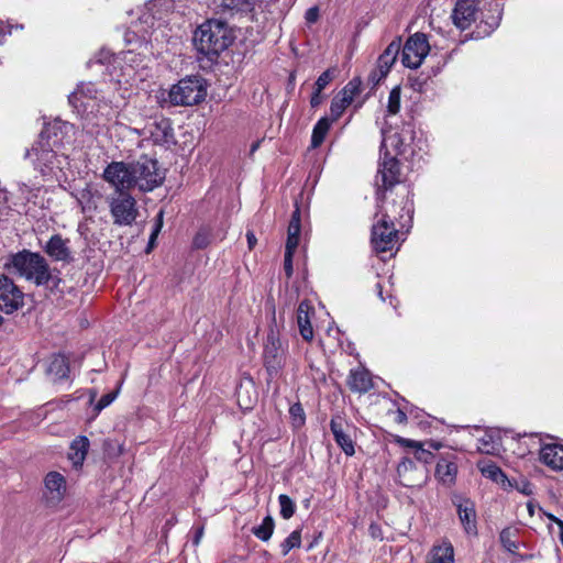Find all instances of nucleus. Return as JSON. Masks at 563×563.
<instances>
[{
	"label": "nucleus",
	"mask_w": 563,
	"mask_h": 563,
	"mask_svg": "<svg viewBox=\"0 0 563 563\" xmlns=\"http://www.w3.org/2000/svg\"><path fill=\"white\" fill-rule=\"evenodd\" d=\"M413 214V202L409 197L402 198L400 206L377 202L375 222L372 227L371 242L377 253L391 251L399 240L395 221L402 228L410 222Z\"/></svg>",
	"instance_id": "nucleus-1"
},
{
	"label": "nucleus",
	"mask_w": 563,
	"mask_h": 563,
	"mask_svg": "<svg viewBox=\"0 0 563 563\" xmlns=\"http://www.w3.org/2000/svg\"><path fill=\"white\" fill-rule=\"evenodd\" d=\"M4 268L35 286L56 288L60 278L54 275L46 258L37 252L22 250L10 254L4 262Z\"/></svg>",
	"instance_id": "nucleus-2"
},
{
	"label": "nucleus",
	"mask_w": 563,
	"mask_h": 563,
	"mask_svg": "<svg viewBox=\"0 0 563 563\" xmlns=\"http://www.w3.org/2000/svg\"><path fill=\"white\" fill-rule=\"evenodd\" d=\"M234 38L233 30L227 22L207 20L195 31L192 42L198 53L213 59L229 48Z\"/></svg>",
	"instance_id": "nucleus-3"
},
{
	"label": "nucleus",
	"mask_w": 563,
	"mask_h": 563,
	"mask_svg": "<svg viewBox=\"0 0 563 563\" xmlns=\"http://www.w3.org/2000/svg\"><path fill=\"white\" fill-rule=\"evenodd\" d=\"M25 157L31 159L34 168L43 176L56 175L68 162L65 153L44 141H36L30 150H26Z\"/></svg>",
	"instance_id": "nucleus-4"
},
{
	"label": "nucleus",
	"mask_w": 563,
	"mask_h": 563,
	"mask_svg": "<svg viewBox=\"0 0 563 563\" xmlns=\"http://www.w3.org/2000/svg\"><path fill=\"white\" fill-rule=\"evenodd\" d=\"M288 355V343L283 341L277 330L271 328L263 346V364L269 383L280 376Z\"/></svg>",
	"instance_id": "nucleus-5"
},
{
	"label": "nucleus",
	"mask_w": 563,
	"mask_h": 563,
	"mask_svg": "<svg viewBox=\"0 0 563 563\" xmlns=\"http://www.w3.org/2000/svg\"><path fill=\"white\" fill-rule=\"evenodd\" d=\"M107 203L114 225L131 227L139 217L136 199L128 191H113Z\"/></svg>",
	"instance_id": "nucleus-6"
},
{
	"label": "nucleus",
	"mask_w": 563,
	"mask_h": 563,
	"mask_svg": "<svg viewBox=\"0 0 563 563\" xmlns=\"http://www.w3.org/2000/svg\"><path fill=\"white\" fill-rule=\"evenodd\" d=\"M206 95V87L202 79L198 76H189L180 79L168 91L170 103L173 106L183 107L194 106L201 102Z\"/></svg>",
	"instance_id": "nucleus-7"
},
{
	"label": "nucleus",
	"mask_w": 563,
	"mask_h": 563,
	"mask_svg": "<svg viewBox=\"0 0 563 563\" xmlns=\"http://www.w3.org/2000/svg\"><path fill=\"white\" fill-rule=\"evenodd\" d=\"M413 140V131L409 124L402 125L399 131H383V141L380 145V154L386 157L398 156L408 159L413 154L411 142Z\"/></svg>",
	"instance_id": "nucleus-8"
},
{
	"label": "nucleus",
	"mask_w": 563,
	"mask_h": 563,
	"mask_svg": "<svg viewBox=\"0 0 563 563\" xmlns=\"http://www.w3.org/2000/svg\"><path fill=\"white\" fill-rule=\"evenodd\" d=\"M400 183L401 172L398 159L395 156L386 157L385 154H382L378 170L375 176L377 202L387 203L385 201L386 192Z\"/></svg>",
	"instance_id": "nucleus-9"
},
{
	"label": "nucleus",
	"mask_w": 563,
	"mask_h": 563,
	"mask_svg": "<svg viewBox=\"0 0 563 563\" xmlns=\"http://www.w3.org/2000/svg\"><path fill=\"white\" fill-rule=\"evenodd\" d=\"M131 164L134 179L136 180L135 185L140 191H152L163 183L165 175L158 168L156 159L142 156L139 161Z\"/></svg>",
	"instance_id": "nucleus-10"
},
{
	"label": "nucleus",
	"mask_w": 563,
	"mask_h": 563,
	"mask_svg": "<svg viewBox=\"0 0 563 563\" xmlns=\"http://www.w3.org/2000/svg\"><path fill=\"white\" fill-rule=\"evenodd\" d=\"M102 177L114 188V191L129 192V190L136 188L131 163L111 162L104 168Z\"/></svg>",
	"instance_id": "nucleus-11"
},
{
	"label": "nucleus",
	"mask_w": 563,
	"mask_h": 563,
	"mask_svg": "<svg viewBox=\"0 0 563 563\" xmlns=\"http://www.w3.org/2000/svg\"><path fill=\"white\" fill-rule=\"evenodd\" d=\"M430 49L428 40L424 34L416 33L410 36L401 51V63L405 67L416 69L418 68Z\"/></svg>",
	"instance_id": "nucleus-12"
},
{
	"label": "nucleus",
	"mask_w": 563,
	"mask_h": 563,
	"mask_svg": "<svg viewBox=\"0 0 563 563\" xmlns=\"http://www.w3.org/2000/svg\"><path fill=\"white\" fill-rule=\"evenodd\" d=\"M142 134L148 136L154 144L167 148L176 144L172 121L165 117H155L148 121L143 128Z\"/></svg>",
	"instance_id": "nucleus-13"
},
{
	"label": "nucleus",
	"mask_w": 563,
	"mask_h": 563,
	"mask_svg": "<svg viewBox=\"0 0 563 563\" xmlns=\"http://www.w3.org/2000/svg\"><path fill=\"white\" fill-rule=\"evenodd\" d=\"M24 295L22 290L7 276L0 277V310L4 313H13L23 306Z\"/></svg>",
	"instance_id": "nucleus-14"
},
{
	"label": "nucleus",
	"mask_w": 563,
	"mask_h": 563,
	"mask_svg": "<svg viewBox=\"0 0 563 563\" xmlns=\"http://www.w3.org/2000/svg\"><path fill=\"white\" fill-rule=\"evenodd\" d=\"M401 48V38H395L389 43V45L385 48V51L379 55L377 59V66L376 68L371 73L369 80L376 85L382 79H384L388 73L390 71V68L397 60V56Z\"/></svg>",
	"instance_id": "nucleus-15"
},
{
	"label": "nucleus",
	"mask_w": 563,
	"mask_h": 563,
	"mask_svg": "<svg viewBox=\"0 0 563 563\" xmlns=\"http://www.w3.org/2000/svg\"><path fill=\"white\" fill-rule=\"evenodd\" d=\"M397 475L401 485L406 487L422 486L428 479L426 466L418 467L413 460L404 457L397 466Z\"/></svg>",
	"instance_id": "nucleus-16"
},
{
	"label": "nucleus",
	"mask_w": 563,
	"mask_h": 563,
	"mask_svg": "<svg viewBox=\"0 0 563 563\" xmlns=\"http://www.w3.org/2000/svg\"><path fill=\"white\" fill-rule=\"evenodd\" d=\"M74 131V125L60 119L45 123L37 141L49 142L51 146L62 151L64 140Z\"/></svg>",
	"instance_id": "nucleus-17"
},
{
	"label": "nucleus",
	"mask_w": 563,
	"mask_h": 563,
	"mask_svg": "<svg viewBox=\"0 0 563 563\" xmlns=\"http://www.w3.org/2000/svg\"><path fill=\"white\" fill-rule=\"evenodd\" d=\"M453 504L456 507L457 516L461 525L466 534L476 536L477 534V516L475 504L464 497H455L453 499Z\"/></svg>",
	"instance_id": "nucleus-18"
},
{
	"label": "nucleus",
	"mask_w": 563,
	"mask_h": 563,
	"mask_svg": "<svg viewBox=\"0 0 563 563\" xmlns=\"http://www.w3.org/2000/svg\"><path fill=\"white\" fill-rule=\"evenodd\" d=\"M477 4L473 0H459L452 13L454 24L461 29H468L476 20Z\"/></svg>",
	"instance_id": "nucleus-19"
},
{
	"label": "nucleus",
	"mask_w": 563,
	"mask_h": 563,
	"mask_svg": "<svg viewBox=\"0 0 563 563\" xmlns=\"http://www.w3.org/2000/svg\"><path fill=\"white\" fill-rule=\"evenodd\" d=\"M68 243L69 240L63 239L60 234H54L45 244L44 252L56 262L69 263L73 256Z\"/></svg>",
	"instance_id": "nucleus-20"
},
{
	"label": "nucleus",
	"mask_w": 563,
	"mask_h": 563,
	"mask_svg": "<svg viewBox=\"0 0 563 563\" xmlns=\"http://www.w3.org/2000/svg\"><path fill=\"white\" fill-rule=\"evenodd\" d=\"M46 498L52 504H58L66 493V479L58 472H49L45 477Z\"/></svg>",
	"instance_id": "nucleus-21"
},
{
	"label": "nucleus",
	"mask_w": 563,
	"mask_h": 563,
	"mask_svg": "<svg viewBox=\"0 0 563 563\" xmlns=\"http://www.w3.org/2000/svg\"><path fill=\"white\" fill-rule=\"evenodd\" d=\"M540 461L554 471L563 470V445L559 443L542 445Z\"/></svg>",
	"instance_id": "nucleus-22"
},
{
	"label": "nucleus",
	"mask_w": 563,
	"mask_h": 563,
	"mask_svg": "<svg viewBox=\"0 0 563 563\" xmlns=\"http://www.w3.org/2000/svg\"><path fill=\"white\" fill-rule=\"evenodd\" d=\"M330 429L333 433L336 444L346 455L352 456L355 453L354 442L350 434L344 430V421L340 417L332 418L330 422Z\"/></svg>",
	"instance_id": "nucleus-23"
},
{
	"label": "nucleus",
	"mask_w": 563,
	"mask_h": 563,
	"mask_svg": "<svg viewBox=\"0 0 563 563\" xmlns=\"http://www.w3.org/2000/svg\"><path fill=\"white\" fill-rule=\"evenodd\" d=\"M347 385L354 393H366L373 387L372 377L369 372L360 366L352 368L347 377Z\"/></svg>",
	"instance_id": "nucleus-24"
},
{
	"label": "nucleus",
	"mask_w": 563,
	"mask_h": 563,
	"mask_svg": "<svg viewBox=\"0 0 563 563\" xmlns=\"http://www.w3.org/2000/svg\"><path fill=\"white\" fill-rule=\"evenodd\" d=\"M310 313H313L312 307L308 301H301L297 309V324L299 333L305 341H311L313 339Z\"/></svg>",
	"instance_id": "nucleus-25"
},
{
	"label": "nucleus",
	"mask_w": 563,
	"mask_h": 563,
	"mask_svg": "<svg viewBox=\"0 0 563 563\" xmlns=\"http://www.w3.org/2000/svg\"><path fill=\"white\" fill-rule=\"evenodd\" d=\"M90 442L87 437L79 435L74 439L69 446L68 460L75 468H80L87 457Z\"/></svg>",
	"instance_id": "nucleus-26"
},
{
	"label": "nucleus",
	"mask_w": 563,
	"mask_h": 563,
	"mask_svg": "<svg viewBox=\"0 0 563 563\" xmlns=\"http://www.w3.org/2000/svg\"><path fill=\"white\" fill-rule=\"evenodd\" d=\"M47 374L52 377L53 382H66L69 377V364L64 355H53L47 366Z\"/></svg>",
	"instance_id": "nucleus-27"
},
{
	"label": "nucleus",
	"mask_w": 563,
	"mask_h": 563,
	"mask_svg": "<svg viewBox=\"0 0 563 563\" xmlns=\"http://www.w3.org/2000/svg\"><path fill=\"white\" fill-rule=\"evenodd\" d=\"M427 563H454V548L449 540L434 544L429 554Z\"/></svg>",
	"instance_id": "nucleus-28"
},
{
	"label": "nucleus",
	"mask_w": 563,
	"mask_h": 563,
	"mask_svg": "<svg viewBox=\"0 0 563 563\" xmlns=\"http://www.w3.org/2000/svg\"><path fill=\"white\" fill-rule=\"evenodd\" d=\"M97 88L92 82L81 84L68 96V101L74 108H86L85 99H96Z\"/></svg>",
	"instance_id": "nucleus-29"
},
{
	"label": "nucleus",
	"mask_w": 563,
	"mask_h": 563,
	"mask_svg": "<svg viewBox=\"0 0 563 563\" xmlns=\"http://www.w3.org/2000/svg\"><path fill=\"white\" fill-rule=\"evenodd\" d=\"M457 474V466L454 462L445 459L440 460L435 467V478L445 486L454 484Z\"/></svg>",
	"instance_id": "nucleus-30"
},
{
	"label": "nucleus",
	"mask_w": 563,
	"mask_h": 563,
	"mask_svg": "<svg viewBox=\"0 0 563 563\" xmlns=\"http://www.w3.org/2000/svg\"><path fill=\"white\" fill-rule=\"evenodd\" d=\"M331 125H332V120H330L329 117H322L318 120V122L314 124V126L312 129V134H311V147L312 148H317L323 143Z\"/></svg>",
	"instance_id": "nucleus-31"
},
{
	"label": "nucleus",
	"mask_w": 563,
	"mask_h": 563,
	"mask_svg": "<svg viewBox=\"0 0 563 563\" xmlns=\"http://www.w3.org/2000/svg\"><path fill=\"white\" fill-rule=\"evenodd\" d=\"M517 534V529L511 527L503 529L499 534V540L503 548L509 553H516L518 550V542L516 540Z\"/></svg>",
	"instance_id": "nucleus-32"
},
{
	"label": "nucleus",
	"mask_w": 563,
	"mask_h": 563,
	"mask_svg": "<svg viewBox=\"0 0 563 563\" xmlns=\"http://www.w3.org/2000/svg\"><path fill=\"white\" fill-rule=\"evenodd\" d=\"M104 126L106 120L97 115H87L82 122V131L90 136L99 135Z\"/></svg>",
	"instance_id": "nucleus-33"
},
{
	"label": "nucleus",
	"mask_w": 563,
	"mask_h": 563,
	"mask_svg": "<svg viewBox=\"0 0 563 563\" xmlns=\"http://www.w3.org/2000/svg\"><path fill=\"white\" fill-rule=\"evenodd\" d=\"M274 519L266 516L258 527L253 528V534L262 541H268L274 532Z\"/></svg>",
	"instance_id": "nucleus-34"
},
{
	"label": "nucleus",
	"mask_w": 563,
	"mask_h": 563,
	"mask_svg": "<svg viewBox=\"0 0 563 563\" xmlns=\"http://www.w3.org/2000/svg\"><path fill=\"white\" fill-rule=\"evenodd\" d=\"M481 472H482L483 476H485L486 478H489V479H492L496 483H499L501 485H505V483L508 482V478L505 475V473L501 471V468L494 463L484 465L481 468Z\"/></svg>",
	"instance_id": "nucleus-35"
},
{
	"label": "nucleus",
	"mask_w": 563,
	"mask_h": 563,
	"mask_svg": "<svg viewBox=\"0 0 563 563\" xmlns=\"http://www.w3.org/2000/svg\"><path fill=\"white\" fill-rule=\"evenodd\" d=\"M301 544V533L297 529L292 531L280 544L282 554L287 555L292 549L299 548Z\"/></svg>",
	"instance_id": "nucleus-36"
},
{
	"label": "nucleus",
	"mask_w": 563,
	"mask_h": 563,
	"mask_svg": "<svg viewBox=\"0 0 563 563\" xmlns=\"http://www.w3.org/2000/svg\"><path fill=\"white\" fill-rule=\"evenodd\" d=\"M278 503L280 507V516L284 519H289L294 516L296 511V504L294 500L285 494L278 496Z\"/></svg>",
	"instance_id": "nucleus-37"
},
{
	"label": "nucleus",
	"mask_w": 563,
	"mask_h": 563,
	"mask_svg": "<svg viewBox=\"0 0 563 563\" xmlns=\"http://www.w3.org/2000/svg\"><path fill=\"white\" fill-rule=\"evenodd\" d=\"M350 106L346 99L341 98L340 96L335 97L330 106V120L332 123L335 122L345 111V109Z\"/></svg>",
	"instance_id": "nucleus-38"
},
{
	"label": "nucleus",
	"mask_w": 563,
	"mask_h": 563,
	"mask_svg": "<svg viewBox=\"0 0 563 563\" xmlns=\"http://www.w3.org/2000/svg\"><path fill=\"white\" fill-rule=\"evenodd\" d=\"M361 92V81L357 79H353L349 81L345 87L342 89L340 97L346 99L351 104L354 98Z\"/></svg>",
	"instance_id": "nucleus-39"
},
{
	"label": "nucleus",
	"mask_w": 563,
	"mask_h": 563,
	"mask_svg": "<svg viewBox=\"0 0 563 563\" xmlns=\"http://www.w3.org/2000/svg\"><path fill=\"white\" fill-rule=\"evenodd\" d=\"M400 109V87L396 86L388 96L387 111L389 114L398 113Z\"/></svg>",
	"instance_id": "nucleus-40"
},
{
	"label": "nucleus",
	"mask_w": 563,
	"mask_h": 563,
	"mask_svg": "<svg viewBox=\"0 0 563 563\" xmlns=\"http://www.w3.org/2000/svg\"><path fill=\"white\" fill-rule=\"evenodd\" d=\"M300 234V209L297 206L291 214L287 235L299 236Z\"/></svg>",
	"instance_id": "nucleus-41"
},
{
	"label": "nucleus",
	"mask_w": 563,
	"mask_h": 563,
	"mask_svg": "<svg viewBox=\"0 0 563 563\" xmlns=\"http://www.w3.org/2000/svg\"><path fill=\"white\" fill-rule=\"evenodd\" d=\"M118 394H119V390H114V391H111V393H108L106 395H103L99 400L98 402L96 404L95 406V411L97 413H99L101 410H103L104 408H107L109 405H111L114 399L118 397Z\"/></svg>",
	"instance_id": "nucleus-42"
},
{
	"label": "nucleus",
	"mask_w": 563,
	"mask_h": 563,
	"mask_svg": "<svg viewBox=\"0 0 563 563\" xmlns=\"http://www.w3.org/2000/svg\"><path fill=\"white\" fill-rule=\"evenodd\" d=\"M334 78V71L331 69H328L323 71L316 81V87L318 91H322Z\"/></svg>",
	"instance_id": "nucleus-43"
},
{
	"label": "nucleus",
	"mask_w": 563,
	"mask_h": 563,
	"mask_svg": "<svg viewBox=\"0 0 563 563\" xmlns=\"http://www.w3.org/2000/svg\"><path fill=\"white\" fill-rule=\"evenodd\" d=\"M415 457L417 461L426 464H430L433 461V453L422 448V444L416 450Z\"/></svg>",
	"instance_id": "nucleus-44"
},
{
	"label": "nucleus",
	"mask_w": 563,
	"mask_h": 563,
	"mask_svg": "<svg viewBox=\"0 0 563 563\" xmlns=\"http://www.w3.org/2000/svg\"><path fill=\"white\" fill-rule=\"evenodd\" d=\"M194 246L196 249H203L209 244V234L205 230H200L194 238Z\"/></svg>",
	"instance_id": "nucleus-45"
},
{
	"label": "nucleus",
	"mask_w": 563,
	"mask_h": 563,
	"mask_svg": "<svg viewBox=\"0 0 563 563\" xmlns=\"http://www.w3.org/2000/svg\"><path fill=\"white\" fill-rule=\"evenodd\" d=\"M112 58V54L110 51L101 49L92 59L89 60L88 64L99 63V64H108Z\"/></svg>",
	"instance_id": "nucleus-46"
},
{
	"label": "nucleus",
	"mask_w": 563,
	"mask_h": 563,
	"mask_svg": "<svg viewBox=\"0 0 563 563\" xmlns=\"http://www.w3.org/2000/svg\"><path fill=\"white\" fill-rule=\"evenodd\" d=\"M319 8L317 5L309 8L306 11L305 20L307 24H313L319 20Z\"/></svg>",
	"instance_id": "nucleus-47"
},
{
	"label": "nucleus",
	"mask_w": 563,
	"mask_h": 563,
	"mask_svg": "<svg viewBox=\"0 0 563 563\" xmlns=\"http://www.w3.org/2000/svg\"><path fill=\"white\" fill-rule=\"evenodd\" d=\"M299 244V236L287 235L285 254L294 255Z\"/></svg>",
	"instance_id": "nucleus-48"
},
{
	"label": "nucleus",
	"mask_w": 563,
	"mask_h": 563,
	"mask_svg": "<svg viewBox=\"0 0 563 563\" xmlns=\"http://www.w3.org/2000/svg\"><path fill=\"white\" fill-rule=\"evenodd\" d=\"M492 443H493V437L485 435L484 438L481 439V446H478V449L482 452L492 453L495 450V448Z\"/></svg>",
	"instance_id": "nucleus-49"
},
{
	"label": "nucleus",
	"mask_w": 563,
	"mask_h": 563,
	"mask_svg": "<svg viewBox=\"0 0 563 563\" xmlns=\"http://www.w3.org/2000/svg\"><path fill=\"white\" fill-rule=\"evenodd\" d=\"M36 190L38 191V188L37 189H32L30 188L26 184H20L19 185V192L21 194V196L26 199L27 201L31 200L32 196H35L33 194V191Z\"/></svg>",
	"instance_id": "nucleus-50"
},
{
	"label": "nucleus",
	"mask_w": 563,
	"mask_h": 563,
	"mask_svg": "<svg viewBox=\"0 0 563 563\" xmlns=\"http://www.w3.org/2000/svg\"><path fill=\"white\" fill-rule=\"evenodd\" d=\"M292 256L294 255L288 253V254H285V258H284V271L288 278L291 277V275L294 273Z\"/></svg>",
	"instance_id": "nucleus-51"
},
{
	"label": "nucleus",
	"mask_w": 563,
	"mask_h": 563,
	"mask_svg": "<svg viewBox=\"0 0 563 563\" xmlns=\"http://www.w3.org/2000/svg\"><path fill=\"white\" fill-rule=\"evenodd\" d=\"M393 413L395 422L405 423L407 421L406 407L399 406Z\"/></svg>",
	"instance_id": "nucleus-52"
},
{
	"label": "nucleus",
	"mask_w": 563,
	"mask_h": 563,
	"mask_svg": "<svg viewBox=\"0 0 563 563\" xmlns=\"http://www.w3.org/2000/svg\"><path fill=\"white\" fill-rule=\"evenodd\" d=\"M397 442L400 443L402 446L412 448L416 450L422 444L421 442L405 438H399Z\"/></svg>",
	"instance_id": "nucleus-53"
},
{
	"label": "nucleus",
	"mask_w": 563,
	"mask_h": 563,
	"mask_svg": "<svg viewBox=\"0 0 563 563\" xmlns=\"http://www.w3.org/2000/svg\"><path fill=\"white\" fill-rule=\"evenodd\" d=\"M322 101V97H321V91H318L317 89H314L312 96H311V99H310V104L312 108H317Z\"/></svg>",
	"instance_id": "nucleus-54"
},
{
	"label": "nucleus",
	"mask_w": 563,
	"mask_h": 563,
	"mask_svg": "<svg viewBox=\"0 0 563 563\" xmlns=\"http://www.w3.org/2000/svg\"><path fill=\"white\" fill-rule=\"evenodd\" d=\"M242 390H243V387L241 386V387L238 389V393H236V395H238V402H239L240 407L245 408V409H249V408H251V407H252V400H251V399H249V401H247V402H244V401H243V398H242Z\"/></svg>",
	"instance_id": "nucleus-55"
},
{
	"label": "nucleus",
	"mask_w": 563,
	"mask_h": 563,
	"mask_svg": "<svg viewBox=\"0 0 563 563\" xmlns=\"http://www.w3.org/2000/svg\"><path fill=\"white\" fill-rule=\"evenodd\" d=\"M10 33V27L4 22L0 21V45L3 43L4 36Z\"/></svg>",
	"instance_id": "nucleus-56"
},
{
	"label": "nucleus",
	"mask_w": 563,
	"mask_h": 563,
	"mask_svg": "<svg viewBox=\"0 0 563 563\" xmlns=\"http://www.w3.org/2000/svg\"><path fill=\"white\" fill-rule=\"evenodd\" d=\"M518 490L523 495H531L533 492L532 486L529 482H523L521 486L518 487Z\"/></svg>",
	"instance_id": "nucleus-57"
},
{
	"label": "nucleus",
	"mask_w": 563,
	"mask_h": 563,
	"mask_svg": "<svg viewBox=\"0 0 563 563\" xmlns=\"http://www.w3.org/2000/svg\"><path fill=\"white\" fill-rule=\"evenodd\" d=\"M246 240H247L249 249L252 250L255 246L256 242H257L254 232L247 231L246 232Z\"/></svg>",
	"instance_id": "nucleus-58"
},
{
	"label": "nucleus",
	"mask_w": 563,
	"mask_h": 563,
	"mask_svg": "<svg viewBox=\"0 0 563 563\" xmlns=\"http://www.w3.org/2000/svg\"><path fill=\"white\" fill-rule=\"evenodd\" d=\"M163 217V212L161 211L159 214H158V218L162 219ZM161 228H162V220H159V222L155 225L153 232H152V239H156L157 238V234L159 233L161 231Z\"/></svg>",
	"instance_id": "nucleus-59"
},
{
	"label": "nucleus",
	"mask_w": 563,
	"mask_h": 563,
	"mask_svg": "<svg viewBox=\"0 0 563 563\" xmlns=\"http://www.w3.org/2000/svg\"><path fill=\"white\" fill-rule=\"evenodd\" d=\"M290 413L296 417L297 415L300 416L301 420H303L302 418V409L299 405H295L290 408Z\"/></svg>",
	"instance_id": "nucleus-60"
},
{
	"label": "nucleus",
	"mask_w": 563,
	"mask_h": 563,
	"mask_svg": "<svg viewBox=\"0 0 563 563\" xmlns=\"http://www.w3.org/2000/svg\"><path fill=\"white\" fill-rule=\"evenodd\" d=\"M376 291H377V296H378L383 301H385V298H384V296H383V287H382V285H380V284H377V285H376Z\"/></svg>",
	"instance_id": "nucleus-61"
},
{
	"label": "nucleus",
	"mask_w": 563,
	"mask_h": 563,
	"mask_svg": "<svg viewBox=\"0 0 563 563\" xmlns=\"http://www.w3.org/2000/svg\"><path fill=\"white\" fill-rule=\"evenodd\" d=\"M260 145H261V141H256L255 143H253L251 146V150H250L251 154H253L255 151H257Z\"/></svg>",
	"instance_id": "nucleus-62"
},
{
	"label": "nucleus",
	"mask_w": 563,
	"mask_h": 563,
	"mask_svg": "<svg viewBox=\"0 0 563 563\" xmlns=\"http://www.w3.org/2000/svg\"><path fill=\"white\" fill-rule=\"evenodd\" d=\"M429 446L434 449V450H439L442 446V444L439 443V442L430 441L429 442Z\"/></svg>",
	"instance_id": "nucleus-63"
},
{
	"label": "nucleus",
	"mask_w": 563,
	"mask_h": 563,
	"mask_svg": "<svg viewBox=\"0 0 563 563\" xmlns=\"http://www.w3.org/2000/svg\"><path fill=\"white\" fill-rule=\"evenodd\" d=\"M202 533H203V529H202V528H200V529L197 531V533H196V538H195V543H196V544H198V543H199V540H200V538H201Z\"/></svg>",
	"instance_id": "nucleus-64"
}]
</instances>
